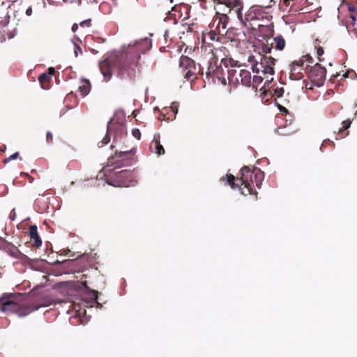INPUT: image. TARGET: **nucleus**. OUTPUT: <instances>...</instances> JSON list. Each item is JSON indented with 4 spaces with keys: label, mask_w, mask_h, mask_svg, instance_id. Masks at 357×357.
Here are the masks:
<instances>
[{
    "label": "nucleus",
    "mask_w": 357,
    "mask_h": 357,
    "mask_svg": "<svg viewBox=\"0 0 357 357\" xmlns=\"http://www.w3.org/2000/svg\"><path fill=\"white\" fill-rule=\"evenodd\" d=\"M151 41L147 38L130 43L115 62L117 76L121 79H132L136 75V66L141 54L149 51Z\"/></svg>",
    "instance_id": "1"
},
{
    "label": "nucleus",
    "mask_w": 357,
    "mask_h": 357,
    "mask_svg": "<svg viewBox=\"0 0 357 357\" xmlns=\"http://www.w3.org/2000/svg\"><path fill=\"white\" fill-rule=\"evenodd\" d=\"M240 174V177L236 178L232 174H227V180L223 177L220 181H225V184H229L232 189L239 188L242 195L256 194L254 187L261 188L264 178V172L258 168L251 170L248 167L244 166L241 168Z\"/></svg>",
    "instance_id": "2"
},
{
    "label": "nucleus",
    "mask_w": 357,
    "mask_h": 357,
    "mask_svg": "<svg viewBox=\"0 0 357 357\" xmlns=\"http://www.w3.org/2000/svg\"><path fill=\"white\" fill-rule=\"evenodd\" d=\"M119 168L116 166L114 169L108 167L102 168L98 176L100 178H105V182L114 187H129L134 186L137 183V174L128 169L116 171Z\"/></svg>",
    "instance_id": "3"
},
{
    "label": "nucleus",
    "mask_w": 357,
    "mask_h": 357,
    "mask_svg": "<svg viewBox=\"0 0 357 357\" xmlns=\"http://www.w3.org/2000/svg\"><path fill=\"white\" fill-rule=\"evenodd\" d=\"M47 305H38L32 306L26 303H20L14 298L13 294L3 296L0 298V310L7 313H16L19 317H23L31 312L38 310L41 307H45Z\"/></svg>",
    "instance_id": "4"
},
{
    "label": "nucleus",
    "mask_w": 357,
    "mask_h": 357,
    "mask_svg": "<svg viewBox=\"0 0 357 357\" xmlns=\"http://www.w3.org/2000/svg\"><path fill=\"white\" fill-rule=\"evenodd\" d=\"M126 133V128L123 117L118 119L112 118L107 123V134L102 140L98 144L99 147H102L110 142L111 135L113 136L114 140L118 137L123 136Z\"/></svg>",
    "instance_id": "5"
},
{
    "label": "nucleus",
    "mask_w": 357,
    "mask_h": 357,
    "mask_svg": "<svg viewBox=\"0 0 357 357\" xmlns=\"http://www.w3.org/2000/svg\"><path fill=\"white\" fill-rule=\"evenodd\" d=\"M268 17V13L259 6H252L245 13V15H243V20H239L242 24L246 25L247 23L254 27L262 26L259 22L267 20Z\"/></svg>",
    "instance_id": "6"
},
{
    "label": "nucleus",
    "mask_w": 357,
    "mask_h": 357,
    "mask_svg": "<svg viewBox=\"0 0 357 357\" xmlns=\"http://www.w3.org/2000/svg\"><path fill=\"white\" fill-rule=\"evenodd\" d=\"M233 61H231L227 59H222L220 65H218L216 63H213L210 62L208 68V74L211 75L213 77H215L221 81L222 84L225 85L227 84V79L225 77V70L222 68V65H224L226 68L228 66V63H230L231 66H233Z\"/></svg>",
    "instance_id": "7"
},
{
    "label": "nucleus",
    "mask_w": 357,
    "mask_h": 357,
    "mask_svg": "<svg viewBox=\"0 0 357 357\" xmlns=\"http://www.w3.org/2000/svg\"><path fill=\"white\" fill-rule=\"evenodd\" d=\"M179 66L186 70L184 76L187 79H195L197 73L199 71V68L196 66L195 62L187 56H182L180 58Z\"/></svg>",
    "instance_id": "8"
},
{
    "label": "nucleus",
    "mask_w": 357,
    "mask_h": 357,
    "mask_svg": "<svg viewBox=\"0 0 357 357\" xmlns=\"http://www.w3.org/2000/svg\"><path fill=\"white\" fill-rule=\"evenodd\" d=\"M308 59V55L302 56L298 61H295L291 65L290 79L299 80L303 78V70L305 69L304 64Z\"/></svg>",
    "instance_id": "9"
},
{
    "label": "nucleus",
    "mask_w": 357,
    "mask_h": 357,
    "mask_svg": "<svg viewBox=\"0 0 357 357\" xmlns=\"http://www.w3.org/2000/svg\"><path fill=\"white\" fill-rule=\"evenodd\" d=\"M326 75V70L319 63H316L310 71V77L317 86L323 84Z\"/></svg>",
    "instance_id": "10"
},
{
    "label": "nucleus",
    "mask_w": 357,
    "mask_h": 357,
    "mask_svg": "<svg viewBox=\"0 0 357 357\" xmlns=\"http://www.w3.org/2000/svg\"><path fill=\"white\" fill-rule=\"evenodd\" d=\"M228 22L229 17L226 14L218 13L214 17L213 26L215 27L220 35L225 36L227 32Z\"/></svg>",
    "instance_id": "11"
},
{
    "label": "nucleus",
    "mask_w": 357,
    "mask_h": 357,
    "mask_svg": "<svg viewBox=\"0 0 357 357\" xmlns=\"http://www.w3.org/2000/svg\"><path fill=\"white\" fill-rule=\"evenodd\" d=\"M86 289L84 291V294L83 295V301L86 303L87 307H93L96 305L97 307L100 308L102 305L97 301L98 298V291L95 290L90 289L86 284V282L84 283Z\"/></svg>",
    "instance_id": "12"
},
{
    "label": "nucleus",
    "mask_w": 357,
    "mask_h": 357,
    "mask_svg": "<svg viewBox=\"0 0 357 357\" xmlns=\"http://www.w3.org/2000/svg\"><path fill=\"white\" fill-rule=\"evenodd\" d=\"M3 250L6 252H7L12 257L16 258L20 260L24 264H28L30 262L31 259L24 254L21 252L17 247L14 245L8 243L6 244Z\"/></svg>",
    "instance_id": "13"
},
{
    "label": "nucleus",
    "mask_w": 357,
    "mask_h": 357,
    "mask_svg": "<svg viewBox=\"0 0 357 357\" xmlns=\"http://www.w3.org/2000/svg\"><path fill=\"white\" fill-rule=\"evenodd\" d=\"M100 70L104 77V81L108 82L112 75V63L110 60L105 59L99 63Z\"/></svg>",
    "instance_id": "14"
},
{
    "label": "nucleus",
    "mask_w": 357,
    "mask_h": 357,
    "mask_svg": "<svg viewBox=\"0 0 357 357\" xmlns=\"http://www.w3.org/2000/svg\"><path fill=\"white\" fill-rule=\"evenodd\" d=\"M227 78H228L229 82H234V83H238V84L241 83V70L227 69Z\"/></svg>",
    "instance_id": "15"
},
{
    "label": "nucleus",
    "mask_w": 357,
    "mask_h": 357,
    "mask_svg": "<svg viewBox=\"0 0 357 357\" xmlns=\"http://www.w3.org/2000/svg\"><path fill=\"white\" fill-rule=\"evenodd\" d=\"M259 57L260 58L259 62L257 59H255L254 56H249V59H248V61L252 65V69L253 72H255V73L262 72V70H264V66L265 65V64H264L263 61H261V58L260 55L259 56Z\"/></svg>",
    "instance_id": "16"
},
{
    "label": "nucleus",
    "mask_w": 357,
    "mask_h": 357,
    "mask_svg": "<svg viewBox=\"0 0 357 357\" xmlns=\"http://www.w3.org/2000/svg\"><path fill=\"white\" fill-rule=\"evenodd\" d=\"M29 236L31 240L33 241V245L38 248L42 245V241L38 234L37 227L31 225L29 227Z\"/></svg>",
    "instance_id": "17"
},
{
    "label": "nucleus",
    "mask_w": 357,
    "mask_h": 357,
    "mask_svg": "<svg viewBox=\"0 0 357 357\" xmlns=\"http://www.w3.org/2000/svg\"><path fill=\"white\" fill-rule=\"evenodd\" d=\"M151 147L153 149V151L159 155H163L165 153V149L160 144L158 135H154V138L151 142Z\"/></svg>",
    "instance_id": "18"
},
{
    "label": "nucleus",
    "mask_w": 357,
    "mask_h": 357,
    "mask_svg": "<svg viewBox=\"0 0 357 357\" xmlns=\"http://www.w3.org/2000/svg\"><path fill=\"white\" fill-rule=\"evenodd\" d=\"M91 91V84L87 79H82L79 86V92L82 97H85Z\"/></svg>",
    "instance_id": "19"
},
{
    "label": "nucleus",
    "mask_w": 357,
    "mask_h": 357,
    "mask_svg": "<svg viewBox=\"0 0 357 357\" xmlns=\"http://www.w3.org/2000/svg\"><path fill=\"white\" fill-rule=\"evenodd\" d=\"M241 84L245 86H250L252 82V76L249 70L241 69Z\"/></svg>",
    "instance_id": "20"
},
{
    "label": "nucleus",
    "mask_w": 357,
    "mask_h": 357,
    "mask_svg": "<svg viewBox=\"0 0 357 357\" xmlns=\"http://www.w3.org/2000/svg\"><path fill=\"white\" fill-rule=\"evenodd\" d=\"M169 109H171L174 112V115H173L172 118L171 119V120H174L176 118V114L178 112L177 107L174 105V103H173L172 105L171 106V107L169 108ZM168 110H169V109L164 108L163 110L160 113V114H161V116H162V117H159V119L169 120L170 119L169 116H168L167 118L165 117L166 113L167 114L168 113Z\"/></svg>",
    "instance_id": "21"
},
{
    "label": "nucleus",
    "mask_w": 357,
    "mask_h": 357,
    "mask_svg": "<svg viewBox=\"0 0 357 357\" xmlns=\"http://www.w3.org/2000/svg\"><path fill=\"white\" fill-rule=\"evenodd\" d=\"M275 47L278 50H282L285 47V40L282 36H277L273 38Z\"/></svg>",
    "instance_id": "22"
},
{
    "label": "nucleus",
    "mask_w": 357,
    "mask_h": 357,
    "mask_svg": "<svg viewBox=\"0 0 357 357\" xmlns=\"http://www.w3.org/2000/svg\"><path fill=\"white\" fill-rule=\"evenodd\" d=\"M261 61H263L264 62V64L265 65H268L269 66H271V67H273V66L275 65V63L276 61V60L271 57V56H261Z\"/></svg>",
    "instance_id": "23"
},
{
    "label": "nucleus",
    "mask_w": 357,
    "mask_h": 357,
    "mask_svg": "<svg viewBox=\"0 0 357 357\" xmlns=\"http://www.w3.org/2000/svg\"><path fill=\"white\" fill-rule=\"evenodd\" d=\"M51 79L50 75L47 73H43L38 78L39 82L41 83L42 88L45 89L43 82H49Z\"/></svg>",
    "instance_id": "24"
},
{
    "label": "nucleus",
    "mask_w": 357,
    "mask_h": 357,
    "mask_svg": "<svg viewBox=\"0 0 357 357\" xmlns=\"http://www.w3.org/2000/svg\"><path fill=\"white\" fill-rule=\"evenodd\" d=\"M279 109L281 112H284L285 114V118H286V125H285V127L287 126V122L289 121V124H291V115L289 114L288 112V110L282 107V106H279Z\"/></svg>",
    "instance_id": "25"
},
{
    "label": "nucleus",
    "mask_w": 357,
    "mask_h": 357,
    "mask_svg": "<svg viewBox=\"0 0 357 357\" xmlns=\"http://www.w3.org/2000/svg\"><path fill=\"white\" fill-rule=\"evenodd\" d=\"M351 121L349 120H347L342 122V128L340 129L339 134L342 135V133L346 130L348 128H349L351 125Z\"/></svg>",
    "instance_id": "26"
},
{
    "label": "nucleus",
    "mask_w": 357,
    "mask_h": 357,
    "mask_svg": "<svg viewBox=\"0 0 357 357\" xmlns=\"http://www.w3.org/2000/svg\"><path fill=\"white\" fill-rule=\"evenodd\" d=\"M264 70H262V73L264 74H269L273 75L274 73L273 67L269 66L268 65L264 66Z\"/></svg>",
    "instance_id": "27"
},
{
    "label": "nucleus",
    "mask_w": 357,
    "mask_h": 357,
    "mask_svg": "<svg viewBox=\"0 0 357 357\" xmlns=\"http://www.w3.org/2000/svg\"><path fill=\"white\" fill-rule=\"evenodd\" d=\"M18 155H19V153L15 152L13 154H12L10 157L6 158L3 160V162H4V163H8V162H10L11 160L16 159L18 157Z\"/></svg>",
    "instance_id": "28"
},
{
    "label": "nucleus",
    "mask_w": 357,
    "mask_h": 357,
    "mask_svg": "<svg viewBox=\"0 0 357 357\" xmlns=\"http://www.w3.org/2000/svg\"><path fill=\"white\" fill-rule=\"evenodd\" d=\"M132 135L134 137H135L136 139H140V137H141V132L139 131V129L137 128H134L132 129Z\"/></svg>",
    "instance_id": "29"
},
{
    "label": "nucleus",
    "mask_w": 357,
    "mask_h": 357,
    "mask_svg": "<svg viewBox=\"0 0 357 357\" xmlns=\"http://www.w3.org/2000/svg\"><path fill=\"white\" fill-rule=\"evenodd\" d=\"M283 130H284V128H278L277 130V132L281 135H289V133H291L294 132L293 130H290L287 132H284Z\"/></svg>",
    "instance_id": "30"
},
{
    "label": "nucleus",
    "mask_w": 357,
    "mask_h": 357,
    "mask_svg": "<svg viewBox=\"0 0 357 357\" xmlns=\"http://www.w3.org/2000/svg\"><path fill=\"white\" fill-rule=\"evenodd\" d=\"M284 93V89L283 88H278L277 87L275 89V96L278 97V98H280L281 96H282Z\"/></svg>",
    "instance_id": "31"
},
{
    "label": "nucleus",
    "mask_w": 357,
    "mask_h": 357,
    "mask_svg": "<svg viewBox=\"0 0 357 357\" xmlns=\"http://www.w3.org/2000/svg\"><path fill=\"white\" fill-rule=\"evenodd\" d=\"M252 80L253 82L256 84H260L262 82L263 78L261 76H254Z\"/></svg>",
    "instance_id": "32"
},
{
    "label": "nucleus",
    "mask_w": 357,
    "mask_h": 357,
    "mask_svg": "<svg viewBox=\"0 0 357 357\" xmlns=\"http://www.w3.org/2000/svg\"><path fill=\"white\" fill-rule=\"evenodd\" d=\"M82 51H81V48L75 43V50H74V53H75V56H77L79 53L81 54Z\"/></svg>",
    "instance_id": "33"
},
{
    "label": "nucleus",
    "mask_w": 357,
    "mask_h": 357,
    "mask_svg": "<svg viewBox=\"0 0 357 357\" xmlns=\"http://www.w3.org/2000/svg\"><path fill=\"white\" fill-rule=\"evenodd\" d=\"M16 218V213H15V208H13L10 214H9V218L11 220H14Z\"/></svg>",
    "instance_id": "34"
},
{
    "label": "nucleus",
    "mask_w": 357,
    "mask_h": 357,
    "mask_svg": "<svg viewBox=\"0 0 357 357\" xmlns=\"http://www.w3.org/2000/svg\"><path fill=\"white\" fill-rule=\"evenodd\" d=\"M272 47H269L268 45H264L262 48L263 52L265 53H270L271 51Z\"/></svg>",
    "instance_id": "35"
},
{
    "label": "nucleus",
    "mask_w": 357,
    "mask_h": 357,
    "mask_svg": "<svg viewBox=\"0 0 357 357\" xmlns=\"http://www.w3.org/2000/svg\"><path fill=\"white\" fill-rule=\"evenodd\" d=\"M46 138H47V142H50L52 141V134L50 132H47V134H46Z\"/></svg>",
    "instance_id": "36"
},
{
    "label": "nucleus",
    "mask_w": 357,
    "mask_h": 357,
    "mask_svg": "<svg viewBox=\"0 0 357 357\" xmlns=\"http://www.w3.org/2000/svg\"><path fill=\"white\" fill-rule=\"evenodd\" d=\"M17 33L16 29H13L10 33L8 34V38L11 39L13 38Z\"/></svg>",
    "instance_id": "37"
},
{
    "label": "nucleus",
    "mask_w": 357,
    "mask_h": 357,
    "mask_svg": "<svg viewBox=\"0 0 357 357\" xmlns=\"http://www.w3.org/2000/svg\"><path fill=\"white\" fill-rule=\"evenodd\" d=\"M31 14H32V8H31V6H29V7L26 9V15L27 16H31Z\"/></svg>",
    "instance_id": "38"
},
{
    "label": "nucleus",
    "mask_w": 357,
    "mask_h": 357,
    "mask_svg": "<svg viewBox=\"0 0 357 357\" xmlns=\"http://www.w3.org/2000/svg\"><path fill=\"white\" fill-rule=\"evenodd\" d=\"M48 71H49V73H47V75H50V77H52V76L54 73V68L52 67H50V68H49Z\"/></svg>",
    "instance_id": "39"
},
{
    "label": "nucleus",
    "mask_w": 357,
    "mask_h": 357,
    "mask_svg": "<svg viewBox=\"0 0 357 357\" xmlns=\"http://www.w3.org/2000/svg\"><path fill=\"white\" fill-rule=\"evenodd\" d=\"M324 54V50L321 48V47H319L318 50H317V54L319 56H321Z\"/></svg>",
    "instance_id": "40"
},
{
    "label": "nucleus",
    "mask_w": 357,
    "mask_h": 357,
    "mask_svg": "<svg viewBox=\"0 0 357 357\" xmlns=\"http://www.w3.org/2000/svg\"><path fill=\"white\" fill-rule=\"evenodd\" d=\"M128 153V152H120L119 153V158H121L125 154Z\"/></svg>",
    "instance_id": "41"
},
{
    "label": "nucleus",
    "mask_w": 357,
    "mask_h": 357,
    "mask_svg": "<svg viewBox=\"0 0 357 357\" xmlns=\"http://www.w3.org/2000/svg\"><path fill=\"white\" fill-rule=\"evenodd\" d=\"M76 29H77V25H76V24H74V25L72 26V30H73V31H75L76 30Z\"/></svg>",
    "instance_id": "42"
},
{
    "label": "nucleus",
    "mask_w": 357,
    "mask_h": 357,
    "mask_svg": "<svg viewBox=\"0 0 357 357\" xmlns=\"http://www.w3.org/2000/svg\"><path fill=\"white\" fill-rule=\"evenodd\" d=\"M311 59H312V58L308 56V59L306 60V61H308V62H310Z\"/></svg>",
    "instance_id": "43"
},
{
    "label": "nucleus",
    "mask_w": 357,
    "mask_h": 357,
    "mask_svg": "<svg viewBox=\"0 0 357 357\" xmlns=\"http://www.w3.org/2000/svg\"><path fill=\"white\" fill-rule=\"evenodd\" d=\"M348 133H349V132H346L344 135H342V137H344L345 136H347V135H348Z\"/></svg>",
    "instance_id": "44"
},
{
    "label": "nucleus",
    "mask_w": 357,
    "mask_h": 357,
    "mask_svg": "<svg viewBox=\"0 0 357 357\" xmlns=\"http://www.w3.org/2000/svg\"><path fill=\"white\" fill-rule=\"evenodd\" d=\"M327 141L328 142V143H331V144H333V142H331L329 139H328Z\"/></svg>",
    "instance_id": "45"
},
{
    "label": "nucleus",
    "mask_w": 357,
    "mask_h": 357,
    "mask_svg": "<svg viewBox=\"0 0 357 357\" xmlns=\"http://www.w3.org/2000/svg\"><path fill=\"white\" fill-rule=\"evenodd\" d=\"M344 77H348V73L344 74Z\"/></svg>",
    "instance_id": "46"
},
{
    "label": "nucleus",
    "mask_w": 357,
    "mask_h": 357,
    "mask_svg": "<svg viewBox=\"0 0 357 357\" xmlns=\"http://www.w3.org/2000/svg\"><path fill=\"white\" fill-rule=\"evenodd\" d=\"M154 109H158V110L159 109H158V107H155L154 108Z\"/></svg>",
    "instance_id": "47"
},
{
    "label": "nucleus",
    "mask_w": 357,
    "mask_h": 357,
    "mask_svg": "<svg viewBox=\"0 0 357 357\" xmlns=\"http://www.w3.org/2000/svg\"><path fill=\"white\" fill-rule=\"evenodd\" d=\"M352 20H354V17L351 16Z\"/></svg>",
    "instance_id": "48"
}]
</instances>
